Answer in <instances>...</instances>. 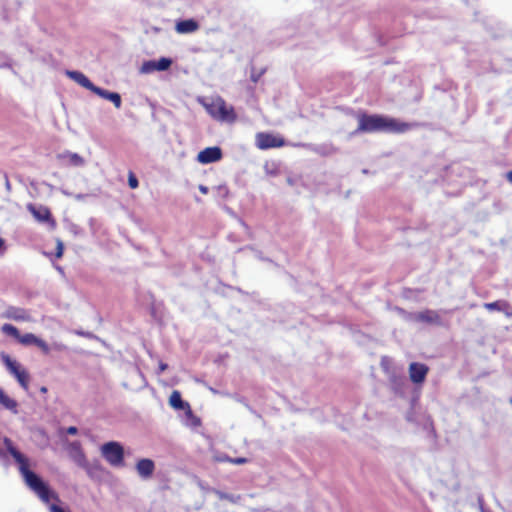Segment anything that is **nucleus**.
<instances>
[{"instance_id": "nucleus-1", "label": "nucleus", "mask_w": 512, "mask_h": 512, "mask_svg": "<svg viewBox=\"0 0 512 512\" xmlns=\"http://www.w3.org/2000/svg\"><path fill=\"white\" fill-rule=\"evenodd\" d=\"M7 452L18 465L19 472L27 487L48 507L49 512H71L63 505L59 495L38 474L30 470L29 460L14 446L11 439H3Z\"/></svg>"}, {"instance_id": "nucleus-2", "label": "nucleus", "mask_w": 512, "mask_h": 512, "mask_svg": "<svg viewBox=\"0 0 512 512\" xmlns=\"http://www.w3.org/2000/svg\"><path fill=\"white\" fill-rule=\"evenodd\" d=\"M411 128V124L380 115L360 114L358 117L357 132H392L404 133Z\"/></svg>"}, {"instance_id": "nucleus-3", "label": "nucleus", "mask_w": 512, "mask_h": 512, "mask_svg": "<svg viewBox=\"0 0 512 512\" xmlns=\"http://www.w3.org/2000/svg\"><path fill=\"white\" fill-rule=\"evenodd\" d=\"M204 107L208 114L219 122L234 123L237 119L234 108L221 97L211 99Z\"/></svg>"}, {"instance_id": "nucleus-4", "label": "nucleus", "mask_w": 512, "mask_h": 512, "mask_svg": "<svg viewBox=\"0 0 512 512\" xmlns=\"http://www.w3.org/2000/svg\"><path fill=\"white\" fill-rule=\"evenodd\" d=\"M101 454L113 467H121L124 465V449L119 442L110 441L104 443L101 446Z\"/></svg>"}, {"instance_id": "nucleus-5", "label": "nucleus", "mask_w": 512, "mask_h": 512, "mask_svg": "<svg viewBox=\"0 0 512 512\" xmlns=\"http://www.w3.org/2000/svg\"><path fill=\"white\" fill-rule=\"evenodd\" d=\"M397 312L406 320L411 322H425L429 324L441 325V318L434 310H425L421 312L407 313L401 308H396Z\"/></svg>"}, {"instance_id": "nucleus-6", "label": "nucleus", "mask_w": 512, "mask_h": 512, "mask_svg": "<svg viewBox=\"0 0 512 512\" xmlns=\"http://www.w3.org/2000/svg\"><path fill=\"white\" fill-rule=\"evenodd\" d=\"M1 360L9 372L17 379L18 383L25 390L28 389V374L22 370L20 364L13 360L8 354L2 353Z\"/></svg>"}, {"instance_id": "nucleus-7", "label": "nucleus", "mask_w": 512, "mask_h": 512, "mask_svg": "<svg viewBox=\"0 0 512 512\" xmlns=\"http://www.w3.org/2000/svg\"><path fill=\"white\" fill-rule=\"evenodd\" d=\"M27 210L39 223H47L50 227H55V221L52 218L50 210L46 206L29 203L27 205Z\"/></svg>"}, {"instance_id": "nucleus-8", "label": "nucleus", "mask_w": 512, "mask_h": 512, "mask_svg": "<svg viewBox=\"0 0 512 512\" xmlns=\"http://www.w3.org/2000/svg\"><path fill=\"white\" fill-rule=\"evenodd\" d=\"M283 145V138L276 137L273 134L264 132L256 134V146L261 150L282 147Z\"/></svg>"}, {"instance_id": "nucleus-9", "label": "nucleus", "mask_w": 512, "mask_h": 512, "mask_svg": "<svg viewBox=\"0 0 512 512\" xmlns=\"http://www.w3.org/2000/svg\"><path fill=\"white\" fill-rule=\"evenodd\" d=\"M1 318L19 321L30 322L31 316L27 310L21 307L8 306L2 313Z\"/></svg>"}, {"instance_id": "nucleus-10", "label": "nucleus", "mask_w": 512, "mask_h": 512, "mask_svg": "<svg viewBox=\"0 0 512 512\" xmlns=\"http://www.w3.org/2000/svg\"><path fill=\"white\" fill-rule=\"evenodd\" d=\"M67 452L76 465L82 468L87 466V459L79 441L69 442L67 444Z\"/></svg>"}, {"instance_id": "nucleus-11", "label": "nucleus", "mask_w": 512, "mask_h": 512, "mask_svg": "<svg viewBox=\"0 0 512 512\" xmlns=\"http://www.w3.org/2000/svg\"><path fill=\"white\" fill-rule=\"evenodd\" d=\"M222 158V150L217 146L207 147L197 155V161L201 164H210Z\"/></svg>"}, {"instance_id": "nucleus-12", "label": "nucleus", "mask_w": 512, "mask_h": 512, "mask_svg": "<svg viewBox=\"0 0 512 512\" xmlns=\"http://www.w3.org/2000/svg\"><path fill=\"white\" fill-rule=\"evenodd\" d=\"M428 371V366L422 363L412 362L409 365V377L415 384L423 383L426 379Z\"/></svg>"}, {"instance_id": "nucleus-13", "label": "nucleus", "mask_w": 512, "mask_h": 512, "mask_svg": "<svg viewBox=\"0 0 512 512\" xmlns=\"http://www.w3.org/2000/svg\"><path fill=\"white\" fill-rule=\"evenodd\" d=\"M57 158L66 166L83 167L86 164V161L82 156L71 151H64L58 154Z\"/></svg>"}, {"instance_id": "nucleus-14", "label": "nucleus", "mask_w": 512, "mask_h": 512, "mask_svg": "<svg viewBox=\"0 0 512 512\" xmlns=\"http://www.w3.org/2000/svg\"><path fill=\"white\" fill-rule=\"evenodd\" d=\"M135 468L141 478L148 479L154 473L155 463L149 458H142L137 461Z\"/></svg>"}, {"instance_id": "nucleus-15", "label": "nucleus", "mask_w": 512, "mask_h": 512, "mask_svg": "<svg viewBox=\"0 0 512 512\" xmlns=\"http://www.w3.org/2000/svg\"><path fill=\"white\" fill-rule=\"evenodd\" d=\"M389 382L392 390L397 394H403L407 386V379L404 374L392 372L389 375Z\"/></svg>"}, {"instance_id": "nucleus-16", "label": "nucleus", "mask_w": 512, "mask_h": 512, "mask_svg": "<svg viewBox=\"0 0 512 512\" xmlns=\"http://www.w3.org/2000/svg\"><path fill=\"white\" fill-rule=\"evenodd\" d=\"M199 28V24L194 19H185L180 20L176 23L175 30L179 34H189L197 31Z\"/></svg>"}, {"instance_id": "nucleus-17", "label": "nucleus", "mask_w": 512, "mask_h": 512, "mask_svg": "<svg viewBox=\"0 0 512 512\" xmlns=\"http://www.w3.org/2000/svg\"><path fill=\"white\" fill-rule=\"evenodd\" d=\"M66 75L82 87L90 90L91 92L96 86L82 72L68 70L66 71Z\"/></svg>"}, {"instance_id": "nucleus-18", "label": "nucleus", "mask_w": 512, "mask_h": 512, "mask_svg": "<svg viewBox=\"0 0 512 512\" xmlns=\"http://www.w3.org/2000/svg\"><path fill=\"white\" fill-rule=\"evenodd\" d=\"M0 404L4 409L10 411L14 415L18 414L19 412L18 402L8 396L2 388H0Z\"/></svg>"}, {"instance_id": "nucleus-19", "label": "nucleus", "mask_w": 512, "mask_h": 512, "mask_svg": "<svg viewBox=\"0 0 512 512\" xmlns=\"http://www.w3.org/2000/svg\"><path fill=\"white\" fill-rule=\"evenodd\" d=\"M169 404L176 410H186L190 407L189 403L182 399L179 391H173L169 398Z\"/></svg>"}, {"instance_id": "nucleus-20", "label": "nucleus", "mask_w": 512, "mask_h": 512, "mask_svg": "<svg viewBox=\"0 0 512 512\" xmlns=\"http://www.w3.org/2000/svg\"><path fill=\"white\" fill-rule=\"evenodd\" d=\"M182 422L185 426L190 427V428H197L201 424L200 419L193 414L190 407L187 408L186 410H184V416H183Z\"/></svg>"}, {"instance_id": "nucleus-21", "label": "nucleus", "mask_w": 512, "mask_h": 512, "mask_svg": "<svg viewBox=\"0 0 512 512\" xmlns=\"http://www.w3.org/2000/svg\"><path fill=\"white\" fill-rule=\"evenodd\" d=\"M484 307L489 311H506L508 304L505 301L485 303Z\"/></svg>"}, {"instance_id": "nucleus-22", "label": "nucleus", "mask_w": 512, "mask_h": 512, "mask_svg": "<svg viewBox=\"0 0 512 512\" xmlns=\"http://www.w3.org/2000/svg\"><path fill=\"white\" fill-rule=\"evenodd\" d=\"M1 331L6 335L15 338L16 340H18L20 336L19 330L12 324H3L1 327Z\"/></svg>"}, {"instance_id": "nucleus-23", "label": "nucleus", "mask_w": 512, "mask_h": 512, "mask_svg": "<svg viewBox=\"0 0 512 512\" xmlns=\"http://www.w3.org/2000/svg\"><path fill=\"white\" fill-rule=\"evenodd\" d=\"M37 338L38 337L32 333H26L24 335L20 334L17 341L22 345L29 346V345H35Z\"/></svg>"}, {"instance_id": "nucleus-24", "label": "nucleus", "mask_w": 512, "mask_h": 512, "mask_svg": "<svg viewBox=\"0 0 512 512\" xmlns=\"http://www.w3.org/2000/svg\"><path fill=\"white\" fill-rule=\"evenodd\" d=\"M171 65H172L171 58L161 57L160 59L156 60L157 71H166L170 68Z\"/></svg>"}, {"instance_id": "nucleus-25", "label": "nucleus", "mask_w": 512, "mask_h": 512, "mask_svg": "<svg viewBox=\"0 0 512 512\" xmlns=\"http://www.w3.org/2000/svg\"><path fill=\"white\" fill-rule=\"evenodd\" d=\"M156 67V60H148L142 64L140 71L141 73L148 74L157 71Z\"/></svg>"}, {"instance_id": "nucleus-26", "label": "nucleus", "mask_w": 512, "mask_h": 512, "mask_svg": "<svg viewBox=\"0 0 512 512\" xmlns=\"http://www.w3.org/2000/svg\"><path fill=\"white\" fill-rule=\"evenodd\" d=\"M92 92L95 93L96 95H98L99 97L106 99L108 101H110V99L116 93V92H111V91L105 90L98 86H95V88L93 89Z\"/></svg>"}, {"instance_id": "nucleus-27", "label": "nucleus", "mask_w": 512, "mask_h": 512, "mask_svg": "<svg viewBox=\"0 0 512 512\" xmlns=\"http://www.w3.org/2000/svg\"><path fill=\"white\" fill-rule=\"evenodd\" d=\"M35 346L40 348L41 351L45 354H48L50 352V347L48 346V344L40 338H37Z\"/></svg>"}, {"instance_id": "nucleus-28", "label": "nucleus", "mask_w": 512, "mask_h": 512, "mask_svg": "<svg viewBox=\"0 0 512 512\" xmlns=\"http://www.w3.org/2000/svg\"><path fill=\"white\" fill-rule=\"evenodd\" d=\"M128 185L132 189H136L139 186L138 179L132 172H130L128 176Z\"/></svg>"}, {"instance_id": "nucleus-29", "label": "nucleus", "mask_w": 512, "mask_h": 512, "mask_svg": "<svg viewBox=\"0 0 512 512\" xmlns=\"http://www.w3.org/2000/svg\"><path fill=\"white\" fill-rule=\"evenodd\" d=\"M110 102H112L114 104V106L119 109L122 105V100H121L120 94L116 92L113 95V97L110 99Z\"/></svg>"}, {"instance_id": "nucleus-30", "label": "nucleus", "mask_w": 512, "mask_h": 512, "mask_svg": "<svg viewBox=\"0 0 512 512\" xmlns=\"http://www.w3.org/2000/svg\"><path fill=\"white\" fill-rule=\"evenodd\" d=\"M1 56H3V54ZM4 57H5L6 60L3 61V62H0V69H11V70H13L11 60L7 56H5V55H4Z\"/></svg>"}, {"instance_id": "nucleus-31", "label": "nucleus", "mask_w": 512, "mask_h": 512, "mask_svg": "<svg viewBox=\"0 0 512 512\" xmlns=\"http://www.w3.org/2000/svg\"><path fill=\"white\" fill-rule=\"evenodd\" d=\"M63 251H64V246H63L62 241L57 240V247H56V253H55V256H56L57 258H61V257H62V255H63Z\"/></svg>"}, {"instance_id": "nucleus-32", "label": "nucleus", "mask_w": 512, "mask_h": 512, "mask_svg": "<svg viewBox=\"0 0 512 512\" xmlns=\"http://www.w3.org/2000/svg\"><path fill=\"white\" fill-rule=\"evenodd\" d=\"M229 462L236 464V465H241V464L247 463L248 459L244 458V457L229 458Z\"/></svg>"}, {"instance_id": "nucleus-33", "label": "nucleus", "mask_w": 512, "mask_h": 512, "mask_svg": "<svg viewBox=\"0 0 512 512\" xmlns=\"http://www.w3.org/2000/svg\"><path fill=\"white\" fill-rule=\"evenodd\" d=\"M90 195L89 194H74L73 197L77 201H84L86 200Z\"/></svg>"}, {"instance_id": "nucleus-34", "label": "nucleus", "mask_w": 512, "mask_h": 512, "mask_svg": "<svg viewBox=\"0 0 512 512\" xmlns=\"http://www.w3.org/2000/svg\"><path fill=\"white\" fill-rule=\"evenodd\" d=\"M66 432L70 435H76L78 433V429L75 426H70L67 428Z\"/></svg>"}, {"instance_id": "nucleus-35", "label": "nucleus", "mask_w": 512, "mask_h": 512, "mask_svg": "<svg viewBox=\"0 0 512 512\" xmlns=\"http://www.w3.org/2000/svg\"><path fill=\"white\" fill-rule=\"evenodd\" d=\"M478 503H479V507H480V512H488L486 511V509L484 508V505H483V499L481 497L478 498Z\"/></svg>"}, {"instance_id": "nucleus-36", "label": "nucleus", "mask_w": 512, "mask_h": 512, "mask_svg": "<svg viewBox=\"0 0 512 512\" xmlns=\"http://www.w3.org/2000/svg\"><path fill=\"white\" fill-rule=\"evenodd\" d=\"M199 190H200V192H201V193H203V194H207V193H208V191H209L208 187H207V186H204V185H199Z\"/></svg>"}, {"instance_id": "nucleus-37", "label": "nucleus", "mask_w": 512, "mask_h": 512, "mask_svg": "<svg viewBox=\"0 0 512 512\" xmlns=\"http://www.w3.org/2000/svg\"><path fill=\"white\" fill-rule=\"evenodd\" d=\"M168 365L165 364V363H160L159 365V373H162L163 371H165L167 369Z\"/></svg>"}, {"instance_id": "nucleus-38", "label": "nucleus", "mask_w": 512, "mask_h": 512, "mask_svg": "<svg viewBox=\"0 0 512 512\" xmlns=\"http://www.w3.org/2000/svg\"><path fill=\"white\" fill-rule=\"evenodd\" d=\"M507 180L512 183V170L507 173Z\"/></svg>"}, {"instance_id": "nucleus-39", "label": "nucleus", "mask_w": 512, "mask_h": 512, "mask_svg": "<svg viewBox=\"0 0 512 512\" xmlns=\"http://www.w3.org/2000/svg\"><path fill=\"white\" fill-rule=\"evenodd\" d=\"M63 193H64L66 196H71V197H73V195H74V194H72V193H70V192H68V191H63Z\"/></svg>"}, {"instance_id": "nucleus-40", "label": "nucleus", "mask_w": 512, "mask_h": 512, "mask_svg": "<svg viewBox=\"0 0 512 512\" xmlns=\"http://www.w3.org/2000/svg\"><path fill=\"white\" fill-rule=\"evenodd\" d=\"M4 247V240L0 238V249Z\"/></svg>"}, {"instance_id": "nucleus-41", "label": "nucleus", "mask_w": 512, "mask_h": 512, "mask_svg": "<svg viewBox=\"0 0 512 512\" xmlns=\"http://www.w3.org/2000/svg\"><path fill=\"white\" fill-rule=\"evenodd\" d=\"M288 184L293 185V180L291 178L287 179Z\"/></svg>"}, {"instance_id": "nucleus-42", "label": "nucleus", "mask_w": 512, "mask_h": 512, "mask_svg": "<svg viewBox=\"0 0 512 512\" xmlns=\"http://www.w3.org/2000/svg\"><path fill=\"white\" fill-rule=\"evenodd\" d=\"M6 187L9 189L10 188V183L9 181L6 179Z\"/></svg>"}, {"instance_id": "nucleus-43", "label": "nucleus", "mask_w": 512, "mask_h": 512, "mask_svg": "<svg viewBox=\"0 0 512 512\" xmlns=\"http://www.w3.org/2000/svg\"><path fill=\"white\" fill-rule=\"evenodd\" d=\"M221 497L225 498V499H231L230 496H228V495H222Z\"/></svg>"}, {"instance_id": "nucleus-44", "label": "nucleus", "mask_w": 512, "mask_h": 512, "mask_svg": "<svg viewBox=\"0 0 512 512\" xmlns=\"http://www.w3.org/2000/svg\"><path fill=\"white\" fill-rule=\"evenodd\" d=\"M4 457V453L2 452V450L0 449V458Z\"/></svg>"}, {"instance_id": "nucleus-45", "label": "nucleus", "mask_w": 512, "mask_h": 512, "mask_svg": "<svg viewBox=\"0 0 512 512\" xmlns=\"http://www.w3.org/2000/svg\"><path fill=\"white\" fill-rule=\"evenodd\" d=\"M57 271H59L61 273L63 272L61 267H57Z\"/></svg>"}, {"instance_id": "nucleus-46", "label": "nucleus", "mask_w": 512, "mask_h": 512, "mask_svg": "<svg viewBox=\"0 0 512 512\" xmlns=\"http://www.w3.org/2000/svg\"><path fill=\"white\" fill-rule=\"evenodd\" d=\"M41 391H42V392H46V388H45V387H42V388H41Z\"/></svg>"}, {"instance_id": "nucleus-47", "label": "nucleus", "mask_w": 512, "mask_h": 512, "mask_svg": "<svg viewBox=\"0 0 512 512\" xmlns=\"http://www.w3.org/2000/svg\"><path fill=\"white\" fill-rule=\"evenodd\" d=\"M0 55H2V53L0 52Z\"/></svg>"}]
</instances>
